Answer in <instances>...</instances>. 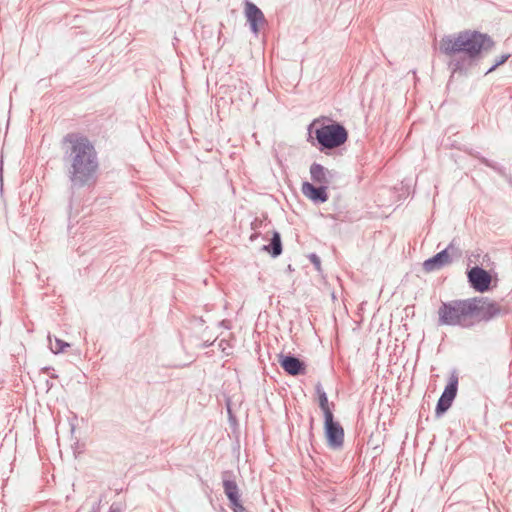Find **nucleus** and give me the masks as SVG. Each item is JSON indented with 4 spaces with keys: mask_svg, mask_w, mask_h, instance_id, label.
Instances as JSON below:
<instances>
[{
    "mask_svg": "<svg viewBox=\"0 0 512 512\" xmlns=\"http://www.w3.org/2000/svg\"><path fill=\"white\" fill-rule=\"evenodd\" d=\"M308 132L310 138L314 134L316 143L312 144L325 154L341 147L348 140L347 129L341 123L328 118L314 119L308 126Z\"/></svg>",
    "mask_w": 512,
    "mask_h": 512,
    "instance_id": "3",
    "label": "nucleus"
},
{
    "mask_svg": "<svg viewBox=\"0 0 512 512\" xmlns=\"http://www.w3.org/2000/svg\"><path fill=\"white\" fill-rule=\"evenodd\" d=\"M109 512H121V508H120L118 505L113 504V505L110 507Z\"/></svg>",
    "mask_w": 512,
    "mask_h": 512,
    "instance_id": "22",
    "label": "nucleus"
},
{
    "mask_svg": "<svg viewBox=\"0 0 512 512\" xmlns=\"http://www.w3.org/2000/svg\"><path fill=\"white\" fill-rule=\"evenodd\" d=\"M510 58V54H503L495 60L493 65L485 72V75L493 72L497 67L504 64Z\"/></svg>",
    "mask_w": 512,
    "mask_h": 512,
    "instance_id": "18",
    "label": "nucleus"
},
{
    "mask_svg": "<svg viewBox=\"0 0 512 512\" xmlns=\"http://www.w3.org/2000/svg\"><path fill=\"white\" fill-rule=\"evenodd\" d=\"M336 172L325 168L323 165L313 163L310 166V176L312 181L318 184L328 186L336 176Z\"/></svg>",
    "mask_w": 512,
    "mask_h": 512,
    "instance_id": "13",
    "label": "nucleus"
},
{
    "mask_svg": "<svg viewBox=\"0 0 512 512\" xmlns=\"http://www.w3.org/2000/svg\"><path fill=\"white\" fill-rule=\"evenodd\" d=\"M229 503L230 508L233 510V512H248L247 509L242 505L241 499H237Z\"/></svg>",
    "mask_w": 512,
    "mask_h": 512,
    "instance_id": "19",
    "label": "nucleus"
},
{
    "mask_svg": "<svg viewBox=\"0 0 512 512\" xmlns=\"http://www.w3.org/2000/svg\"><path fill=\"white\" fill-rule=\"evenodd\" d=\"M245 14L250 24L251 31L258 35L259 25L266 22L263 12L252 2L247 1L245 5Z\"/></svg>",
    "mask_w": 512,
    "mask_h": 512,
    "instance_id": "11",
    "label": "nucleus"
},
{
    "mask_svg": "<svg viewBox=\"0 0 512 512\" xmlns=\"http://www.w3.org/2000/svg\"><path fill=\"white\" fill-rule=\"evenodd\" d=\"M469 300L470 307L473 308L471 317L475 321V325L480 322H489L508 313V309L501 307L488 297L477 296L469 298Z\"/></svg>",
    "mask_w": 512,
    "mask_h": 512,
    "instance_id": "5",
    "label": "nucleus"
},
{
    "mask_svg": "<svg viewBox=\"0 0 512 512\" xmlns=\"http://www.w3.org/2000/svg\"><path fill=\"white\" fill-rule=\"evenodd\" d=\"M263 250L269 253L273 258L278 257L282 253L281 235L278 231H273L270 243L263 246Z\"/></svg>",
    "mask_w": 512,
    "mask_h": 512,
    "instance_id": "15",
    "label": "nucleus"
},
{
    "mask_svg": "<svg viewBox=\"0 0 512 512\" xmlns=\"http://www.w3.org/2000/svg\"><path fill=\"white\" fill-rule=\"evenodd\" d=\"M494 45V40L488 34L467 29L443 36L439 41V51L449 57L458 54L466 57V59L449 62L452 78L455 73L466 71L467 61L470 64L477 61L484 53L491 51Z\"/></svg>",
    "mask_w": 512,
    "mask_h": 512,
    "instance_id": "1",
    "label": "nucleus"
},
{
    "mask_svg": "<svg viewBox=\"0 0 512 512\" xmlns=\"http://www.w3.org/2000/svg\"><path fill=\"white\" fill-rule=\"evenodd\" d=\"M309 260L310 262L314 265V267L316 268V270L320 271V267H321V260L319 258L318 255H316L315 253H311L309 255Z\"/></svg>",
    "mask_w": 512,
    "mask_h": 512,
    "instance_id": "20",
    "label": "nucleus"
},
{
    "mask_svg": "<svg viewBox=\"0 0 512 512\" xmlns=\"http://www.w3.org/2000/svg\"><path fill=\"white\" fill-rule=\"evenodd\" d=\"M327 187L322 184L315 186L310 182H304L302 184V193L314 203H324L328 200Z\"/></svg>",
    "mask_w": 512,
    "mask_h": 512,
    "instance_id": "12",
    "label": "nucleus"
},
{
    "mask_svg": "<svg viewBox=\"0 0 512 512\" xmlns=\"http://www.w3.org/2000/svg\"><path fill=\"white\" fill-rule=\"evenodd\" d=\"M468 283L471 288L480 293L490 290L492 277L490 273L480 266H474L467 271Z\"/></svg>",
    "mask_w": 512,
    "mask_h": 512,
    "instance_id": "9",
    "label": "nucleus"
},
{
    "mask_svg": "<svg viewBox=\"0 0 512 512\" xmlns=\"http://www.w3.org/2000/svg\"><path fill=\"white\" fill-rule=\"evenodd\" d=\"M461 251L452 241L444 250L438 252L433 257L423 263V269L426 272H434L452 263L454 258H459Z\"/></svg>",
    "mask_w": 512,
    "mask_h": 512,
    "instance_id": "6",
    "label": "nucleus"
},
{
    "mask_svg": "<svg viewBox=\"0 0 512 512\" xmlns=\"http://www.w3.org/2000/svg\"><path fill=\"white\" fill-rule=\"evenodd\" d=\"M278 362L283 370L289 375L298 376L306 373L305 362L291 353H280L278 355Z\"/></svg>",
    "mask_w": 512,
    "mask_h": 512,
    "instance_id": "10",
    "label": "nucleus"
},
{
    "mask_svg": "<svg viewBox=\"0 0 512 512\" xmlns=\"http://www.w3.org/2000/svg\"><path fill=\"white\" fill-rule=\"evenodd\" d=\"M472 311L469 298L442 302L438 309V322L440 325L471 328L475 325L471 317Z\"/></svg>",
    "mask_w": 512,
    "mask_h": 512,
    "instance_id": "4",
    "label": "nucleus"
},
{
    "mask_svg": "<svg viewBox=\"0 0 512 512\" xmlns=\"http://www.w3.org/2000/svg\"><path fill=\"white\" fill-rule=\"evenodd\" d=\"M324 431L330 447L339 448L343 445L344 430L340 423L335 421L333 413H326V417H324Z\"/></svg>",
    "mask_w": 512,
    "mask_h": 512,
    "instance_id": "8",
    "label": "nucleus"
},
{
    "mask_svg": "<svg viewBox=\"0 0 512 512\" xmlns=\"http://www.w3.org/2000/svg\"><path fill=\"white\" fill-rule=\"evenodd\" d=\"M222 482L224 493L227 496L229 502L240 499L239 488L234 480V475L232 471H224L222 472Z\"/></svg>",
    "mask_w": 512,
    "mask_h": 512,
    "instance_id": "14",
    "label": "nucleus"
},
{
    "mask_svg": "<svg viewBox=\"0 0 512 512\" xmlns=\"http://www.w3.org/2000/svg\"><path fill=\"white\" fill-rule=\"evenodd\" d=\"M48 340H49L50 349L55 354L63 352L66 347L70 346L69 343H67L61 339H58V338H55V340L53 342L51 335L48 336Z\"/></svg>",
    "mask_w": 512,
    "mask_h": 512,
    "instance_id": "17",
    "label": "nucleus"
},
{
    "mask_svg": "<svg viewBox=\"0 0 512 512\" xmlns=\"http://www.w3.org/2000/svg\"><path fill=\"white\" fill-rule=\"evenodd\" d=\"M458 391V376L456 373H452L449 382L446 385L444 391L442 392L440 398L438 399L435 415L436 417H441L444 413L448 411L451 407L454 399L456 398Z\"/></svg>",
    "mask_w": 512,
    "mask_h": 512,
    "instance_id": "7",
    "label": "nucleus"
},
{
    "mask_svg": "<svg viewBox=\"0 0 512 512\" xmlns=\"http://www.w3.org/2000/svg\"><path fill=\"white\" fill-rule=\"evenodd\" d=\"M64 143L69 145L65 153L71 162L70 180L74 186H83L96 171L94 146L87 138L76 134H68Z\"/></svg>",
    "mask_w": 512,
    "mask_h": 512,
    "instance_id": "2",
    "label": "nucleus"
},
{
    "mask_svg": "<svg viewBox=\"0 0 512 512\" xmlns=\"http://www.w3.org/2000/svg\"><path fill=\"white\" fill-rule=\"evenodd\" d=\"M315 389L318 394L319 407L323 411L324 417H326V413H333L329 406L327 394L323 390L321 383H318Z\"/></svg>",
    "mask_w": 512,
    "mask_h": 512,
    "instance_id": "16",
    "label": "nucleus"
},
{
    "mask_svg": "<svg viewBox=\"0 0 512 512\" xmlns=\"http://www.w3.org/2000/svg\"><path fill=\"white\" fill-rule=\"evenodd\" d=\"M480 160L486 166L491 167L492 169L497 170V171L499 170V167H498V165L496 163L491 162V161H489L488 159H486L484 157H482Z\"/></svg>",
    "mask_w": 512,
    "mask_h": 512,
    "instance_id": "21",
    "label": "nucleus"
}]
</instances>
